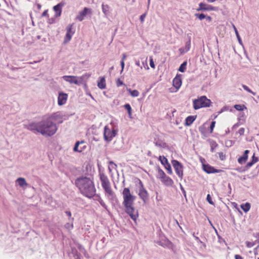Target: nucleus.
<instances>
[{
  "instance_id": "obj_1",
  "label": "nucleus",
  "mask_w": 259,
  "mask_h": 259,
  "mask_svg": "<svg viewBox=\"0 0 259 259\" xmlns=\"http://www.w3.org/2000/svg\"><path fill=\"white\" fill-rule=\"evenodd\" d=\"M26 127L28 130L34 133H39L45 136H51L57 131L56 125L49 119L38 122L31 123L26 125Z\"/></svg>"
},
{
  "instance_id": "obj_2",
  "label": "nucleus",
  "mask_w": 259,
  "mask_h": 259,
  "mask_svg": "<svg viewBox=\"0 0 259 259\" xmlns=\"http://www.w3.org/2000/svg\"><path fill=\"white\" fill-rule=\"evenodd\" d=\"M122 204L125 207V211L130 216L132 219L135 221L138 217V210L134 206L136 196L133 195L128 188H125L122 191Z\"/></svg>"
},
{
  "instance_id": "obj_3",
  "label": "nucleus",
  "mask_w": 259,
  "mask_h": 259,
  "mask_svg": "<svg viewBox=\"0 0 259 259\" xmlns=\"http://www.w3.org/2000/svg\"><path fill=\"white\" fill-rule=\"evenodd\" d=\"M75 185L85 196L91 198L95 195L96 189L90 178L86 177L78 178L75 181Z\"/></svg>"
},
{
  "instance_id": "obj_4",
  "label": "nucleus",
  "mask_w": 259,
  "mask_h": 259,
  "mask_svg": "<svg viewBox=\"0 0 259 259\" xmlns=\"http://www.w3.org/2000/svg\"><path fill=\"white\" fill-rule=\"evenodd\" d=\"M100 178L102 186L105 192L106 196L109 200L113 201L115 198V194L111 189L108 178L103 173L100 174Z\"/></svg>"
},
{
  "instance_id": "obj_5",
  "label": "nucleus",
  "mask_w": 259,
  "mask_h": 259,
  "mask_svg": "<svg viewBox=\"0 0 259 259\" xmlns=\"http://www.w3.org/2000/svg\"><path fill=\"white\" fill-rule=\"evenodd\" d=\"M118 132V130L112 125H106L104 128V139L107 142L112 141Z\"/></svg>"
},
{
  "instance_id": "obj_6",
  "label": "nucleus",
  "mask_w": 259,
  "mask_h": 259,
  "mask_svg": "<svg viewBox=\"0 0 259 259\" xmlns=\"http://www.w3.org/2000/svg\"><path fill=\"white\" fill-rule=\"evenodd\" d=\"M90 77V75L85 74L81 76L65 75L62 77L64 80L70 83H73L79 85L82 83L85 80L88 79Z\"/></svg>"
},
{
  "instance_id": "obj_7",
  "label": "nucleus",
  "mask_w": 259,
  "mask_h": 259,
  "mask_svg": "<svg viewBox=\"0 0 259 259\" xmlns=\"http://www.w3.org/2000/svg\"><path fill=\"white\" fill-rule=\"evenodd\" d=\"M193 104L194 109L197 110L201 108L209 107L211 101L206 96H202L197 99L193 100Z\"/></svg>"
},
{
  "instance_id": "obj_8",
  "label": "nucleus",
  "mask_w": 259,
  "mask_h": 259,
  "mask_svg": "<svg viewBox=\"0 0 259 259\" xmlns=\"http://www.w3.org/2000/svg\"><path fill=\"white\" fill-rule=\"evenodd\" d=\"M172 165L175 168L176 174L178 176L182 179L183 176V166L177 160L172 161Z\"/></svg>"
},
{
  "instance_id": "obj_9",
  "label": "nucleus",
  "mask_w": 259,
  "mask_h": 259,
  "mask_svg": "<svg viewBox=\"0 0 259 259\" xmlns=\"http://www.w3.org/2000/svg\"><path fill=\"white\" fill-rule=\"evenodd\" d=\"M87 144L84 141H77L75 143L73 151L77 152H81L87 148Z\"/></svg>"
},
{
  "instance_id": "obj_10",
  "label": "nucleus",
  "mask_w": 259,
  "mask_h": 259,
  "mask_svg": "<svg viewBox=\"0 0 259 259\" xmlns=\"http://www.w3.org/2000/svg\"><path fill=\"white\" fill-rule=\"evenodd\" d=\"M67 33L66 34L64 44L68 43L71 39L72 35L74 33V31L72 30V24H69L66 28Z\"/></svg>"
},
{
  "instance_id": "obj_11",
  "label": "nucleus",
  "mask_w": 259,
  "mask_h": 259,
  "mask_svg": "<svg viewBox=\"0 0 259 259\" xmlns=\"http://www.w3.org/2000/svg\"><path fill=\"white\" fill-rule=\"evenodd\" d=\"M68 95L62 92L59 93L58 97V104L59 106L64 105L67 100Z\"/></svg>"
},
{
  "instance_id": "obj_12",
  "label": "nucleus",
  "mask_w": 259,
  "mask_h": 259,
  "mask_svg": "<svg viewBox=\"0 0 259 259\" xmlns=\"http://www.w3.org/2000/svg\"><path fill=\"white\" fill-rule=\"evenodd\" d=\"M91 9L85 7L83 9L82 11L79 13L76 17V19L79 21H81L83 20L84 16L88 14H91Z\"/></svg>"
},
{
  "instance_id": "obj_13",
  "label": "nucleus",
  "mask_w": 259,
  "mask_h": 259,
  "mask_svg": "<svg viewBox=\"0 0 259 259\" xmlns=\"http://www.w3.org/2000/svg\"><path fill=\"white\" fill-rule=\"evenodd\" d=\"M62 117V114L60 112H57L52 114L48 119L50 120L51 119L53 120L61 123L63 122Z\"/></svg>"
},
{
  "instance_id": "obj_14",
  "label": "nucleus",
  "mask_w": 259,
  "mask_h": 259,
  "mask_svg": "<svg viewBox=\"0 0 259 259\" xmlns=\"http://www.w3.org/2000/svg\"><path fill=\"white\" fill-rule=\"evenodd\" d=\"M139 195L140 197L145 202L148 198V193L142 185L139 190Z\"/></svg>"
},
{
  "instance_id": "obj_15",
  "label": "nucleus",
  "mask_w": 259,
  "mask_h": 259,
  "mask_svg": "<svg viewBox=\"0 0 259 259\" xmlns=\"http://www.w3.org/2000/svg\"><path fill=\"white\" fill-rule=\"evenodd\" d=\"M214 8L211 6H208L206 4L200 3L199 4V8L196 9L197 11H211L213 10Z\"/></svg>"
},
{
  "instance_id": "obj_16",
  "label": "nucleus",
  "mask_w": 259,
  "mask_h": 259,
  "mask_svg": "<svg viewBox=\"0 0 259 259\" xmlns=\"http://www.w3.org/2000/svg\"><path fill=\"white\" fill-rule=\"evenodd\" d=\"M249 152V151L248 150H246L244 151L243 155L238 159V162L239 163L242 164L246 161L248 158V154Z\"/></svg>"
},
{
  "instance_id": "obj_17",
  "label": "nucleus",
  "mask_w": 259,
  "mask_h": 259,
  "mask_svg": "<svg viewBox=\"0 0 259 259\" xmlns=\"http://www.w3.org/2000/svg\"><path fill=\"white\" fill-rule=\"evenodd\" d=\"M160 180L165 185L167 186H171L174 184L173 180L170 178L166 176H165Z\"/></svg>"
},
{
  "instance_id": "obj_18",
  "label": "nucleus",
  "mask_w": 259,
  "mask_h": 259,
  "mask_svg": "<svg viewBox=\"0 0 259 259\" xmlns=\"http://www.w3.org/2000/svg\"><path fill=\"white\" fill-rule=\"evenodd\" d=\"M191 47V41L189 39L188 41H187L186 42L185 46L184 48H180L179 49V51L181 53V54H183L184 53H186V52H188Z\"/></svg>"
},
{
  "instance_id": "obj_19",
  "label": "nucleus",
  "mask_w": 259,
  "mask_h": 259,
  "mask_svg": "<svg viewBox=\"0 0 259 259\" xmlns=\"http://www.w3.org/2000/svg\"><path fill=\"white\" fill-rule=\"evenodd\" d=\"M182 84V81L180 76H177L173 80V85L174 87L179 89Z\"/></svg>"
},
{
  "instance_id": "obj_20",
  "label": "nucleus",
  "mask_w": 259,
  "mask_h": 259,
  "mask_svg": "<svg viewBox=\"0 0 259 259\" xmlns=\"http://www.w3.org/2000/svg\"><path fill=\"white\" fill-rule=\"evenodd\" d=\"M62 5L60 3L54 6L53 9L56 13V14H55L56 17H58L61 15V12H62Z\"/></svg>"
},
{
  "instance_id": "obj_21",
  "label": "nucleus",
  "mask_w": 259,
  "mask_h": 259,
  "mask_svg": "<svg viewBox=\"0 0 259 259\" xmlns=\"http://www.w3.org/2000/svg\"><path fill=\"white\" fill-rule=\"evenodd\" d=\"M203 167L204 170L208 174L218 172L219 171L209 165H203Z\"/></svg>"
},
{
  "instance_id": "obj_22",
  "label": "nucleus",
  "mask_w": 259,
  "mask_h": 259,
  "mask_svg": "<svg viewBox=\"0 0 259 259\" xmlns=\"http://www.w3.org/2000/svg\"><path fill=\"white\" fill-rule=\"evenodd\" d=\"M16 182L21 187H26L28 185L25 179L23 178H18L16 180Z\"/></svg>"
},
{
  "instance_id": "obj_23",
  "label": "nucleus",
  "mask_w": 259,
  "mask_h": 259,
  "mask_svg": "<svg viewBox=\"0 0 259 259\" xmlns=\"http://www.w3.org/2000/svg\"><path fill=\"white\" fill-rule=\"evenodd\" d=\"M106 86V81L104 77H101L100 80L98 81V87L100 89H105Z\"/></svg>"
},
{
  "instance_id": "obj_24",
  "label": "nucleus",
  "mask_w": 259,
  "mask_h": 259,
  "mask_svg": "<svg viewBox=\"0 0 259 259\" xmlns=\"http://www.w3.org/2000/svg\"><path fill=\"white\" fill-rule=\"evenodd\" d=\"M102 10L105 16H107L109 14L110 7L108 5L103 4L102 5Z\"/></svg>"
},
{
  "instance_id": "obj_25",
  "label": "nucleus",
  "mask_w": 259,
  "mask_h": 259,
  "mask_svg": "<svg viewBox=\"0 0 259 259\" xmlns=\"http://www.w3.org/2000/svg\"><path fill=\"white\" fill-rule=\"evenodd\" d=\"M195 117L194 116H189L186 118V124L187 125H191L195 120Z\"/></svg>"
},
{
  "instance_id": "obj_26",
  "label": "nucleus",
  "mask_w": 259,
  "mask_h": 259,
  "mask_svg": "<svg viewBox=\"0 0 259 259\" xmlns=\"http://www.w3.org/2000/svg\"><path fill=\"white\" fill-rule=\"evenodd\" d=\"M127 91L133 97H137L139 95V91L136 90H132L131 89H127Z\"/></svg>"
},
{
  "instance_id": "obj_27",
  "label": "nucleus",
  "mask_w": 259,
  "mask_h": 259,
  "mask_svg": "<svg viewBox=\"0 0 259 259\" xmlns=\"http://www.w3.org/2000/svg\"><path fill=\"white\" fill-rule=\"evenodd\" d=\"M241 208L245 212L248 211L250 208V204L249 203L246 202L245 204H243L241 205Z\"/></svg>"
},
{
  "instance_id": "obj_28",
  "label": "nucleus",
  "mask_w": 259,
  "mask_h": 259,
  "mask_svg": "<svg viewBox=\"0 0 259 259\" xmlns=\"http://www.w3.org/2000/svg\"><path fill=\"white\" fill-rule=\"evenodd\" d=\"M157 171H158V174L157 176V178L158 179H159L160 180H161L163 177H164L166 176L164 172L160 168H158Z\"/></svg>"
},
{
  "instance_id": "obj_29",
  "label": "nucleus",
  "mask_w": 259,
  "mask_h": 259,
  "mask_svg": "<svg viewBox=\"0 0 259 259\" xmlns=\"http://www.w3.org/2000/svg\"><path fill=\"white\" fill-rule=\"evenodd\" d=\"M155 145L157 147H159V148H165L166 147V143L163 142L161 141H158L155 142Z\"/></svg>"
},
{
  "instance_id": "obj_30",
  "label": "nucleus",
  "mask_w": 259,
  "mask_h": 259,
  "mask_svg": "<svg viewBox=\"0 0 259 259\" xmlns=\"http://www.w3.org/2000/svg\"><path fill=\"white\" fill-rule=\"evenodd\" d=\"M158 159L163 165H165L168 163L167 159L163 156H159Z\"/></svg>"
},
{
  "instance_id": "obj_31",
  "label": "nucleus",
  "mask_w": 259,
  "mask_h": 259,
  "mask_svg": "<svg viewBox=\"0 0 259 259\" xmlns=\"http://www.w3.org/2000/svg\"><path fill=\"white\" fill-rule=\"evenodd\" d=\"M116 167V165L112 161H110L109 163V166H108V170L109 171V173L112 172V170L113 169H115Z\"/></svg>"
},
{
  "instance_id": "obj_32",
  "label": "nucleus",
  "mask_w": 259,
  "mask_h": 259,
  "mask_svg": "<svg viewBox=\"0 0 259 259\" xmlns=\"http://www.w3.org/2000/svg\"><path fill=\"white\" fill-rule=\"evenodd\" d=\"M233 29H234V30L235 31V34L236 35V37L237 38V39H238L239 44L242 45V40L241 39V38H240V35L239 34V33L238 32V30H237L236 27H235V26L234 24H233Z\"/></svg>"
},
{
  "instance_id": "obj_33",
  "label": "nucleus",
  "mask_w": 259,
  "mask_h": 259,
  "mask_svg": "<svg viewBox=\"0 0 259 259\" xmlns=\"http://www.w3.org/2000/svg\"><path fill=\"white\" fill-rule=\"evenodd\" d=\"M187 62H184L180 66L178 70L181 72H184L186 69Z\"/></svg>"
},
{
  "instance_id": "obj_34",
  "label": "nucleus",
  "mask_w": 259,
  "mask_h": 259,
  "mask_svg": "<svg viewBox=\"0 0 259 259\" xmlns=\"http://www.w3.org/2000/svg\"><path fill=\"white\" fill-rule=\"evenodd\" d=\"M210 145L211 147V151L212 152H213L214 149L218 146L217 143L214 141H211L210 142Z\"/></svg>"
},
{
  "instance_id": "obj_35",
  "label": "nucleus",
  "mask_w": 259,
  "mask_h": 259,
  "mask_svg": "<svg viewBox=\"0 0 259 259\" xmlns=\"http://www.w3.org/2000/svg\"><path fill=\"white\" fill-rule=\"evenodd\" d=\"M124 107L125 109L127 110L130 117H131L132 110L130 105L129 104H126L124 105Z\"/></svg>"
},
{
  "instance_id": "obj_36",
  "label": "nucleus",
  "mask_w": 259,
  "mask_h": 259,
  "mask_svg": "<svg viewBox=\"0 0 259 259\" xmlns=\"http://www.w3.org/2000/svg\"><path fill=\"white\" fill-rule=\"evenodd\" d=\"M234 108L238 111H242L244 109H246V108L244 105L236 104L234 106Z\"/></svg>"
},
{
  "instance_id": "obj_37",
  "label": "nucleus",
  "mask_w": 259,
  "mask_h": 259,
  "mask_svg": "<svg viewBox=\"0 0 259 259\" xmlns=\"http://www.w3.org/2000/svg\"><path fill=\"white\" fill-rule=\"evenodd\" d=\"M164 166L165 167V168L167 170V172L170 175L172 174V171L169 163H168L167 164H165Z\"/></svg>"
},
{
  "instance_id": "obj_38",
  "label": "nucleus",
  "mask_w": 259,
  "mask_h": 259,
  "mask_svg": "<svg viewBox=\"0 0 259 259\" xmlns=\"http://www.w3.org/2000/svg\"><path fill=\"white\" fill-rule=\"evenodd\" d=\"M242 87L243 88V89L247 91V92L251 93L253 95H255V93L252 92L247 85L243 84Z\"/></svg>"
},
{
  "instance_id": "obj_39",
  "label": "nucleus",
  "mask_w": 259,
  "mask_h": 259,
  "mask_svg": "<svg viewBox=\"0 0 259 259\" xmlns=\"http://www.w3.org/2000/svg\"><path fill=\"white\" fill-rule=\"evenodd\" d=\"M195 16L200 20L205 19L206 17V16L203 14H195Z\"/></svg>"
},
{
  "instance_id": "obj_40",
  "label": "nucleus",
  "mask_w": 259,
  "mask_h": 259,
  "mask_svg": "<svg viewBox=\"0 0 259 259\" xmlns=\"http://www.w3.org/2000/svg\"><path fill=\"white\" fill-rule=\"evenodd\" d=\"M206 200H207V201L208 202V203L209 204H212V205L214 204V203L212 201L211 197L210 194H208L207 195Z\"/></svg>"
},
{
  "instance_id": "obj_41",
  "label": "nucleus",
  "mask_w": 259,
  "mask_h": 259,
  "mask_svg": "<svg viewBox=\"0 0 259 259\" xmlns=\"http://www.w3.org/2000/svg\"><path fill=\"white\" fill-rule=\"evenodd\" d=\"M246 244L247 247L250 248L255 245L254 243L250 242L249 241L246 242Z\"/></svg>"
},
{
  "instance_id": "obj_42",
  "label": "nucleus",
  "mask_w": 259,
  "mask_h": 259,
  "mask_svg": "<svg viewBox=\"0 0 259 259\" xmlns=\"http://www.w3.org/2000/svg\"><path fill=\"white\" fill-rule=\"evenodd\" d=\"M98 201L103 207H104V208L106 207L105 203H104V202L103 201L101 198H99Z\"/></svg>"
},
{
  "instance_id": "obj_43",
  "label": "nucleus",
  "mask_w": 259,
  "mask_h": 259,
  "mask_svg": "<svg viewBox=\"0 0 259 259\" xmlns=\"http://www.w3.org/2000/svg\"><path fill=\"white\" fill-rule=\"evenodd\" d=\"M215 121L211 122L210 126V133L212 132L213 128L214 127V126H215Z\"/></svg>"
},
{
  "instance_id": "obj_44",
  "label": "nucleus",
  "mask_w": 259,
  "mask_h": 259,
  "mask_svg": "<svg viewBox=\"0 0 259 259\" xmlns=\"http://www.w3.org/2000/svg\"><path fill=\"white\" fill-rule=\"evenodd\" d=\"M244 132H245V129L243 127L242 128H240L238 132V133L240 135V136H242L243 135H244Z\"/></svg>"
},
{
  "instance_id": "obj_45",
  "label": "nucleus",
  "mask_w": 259,
  "mask_h": 259,
  "mask_svg": "<svg viewBox=\"0 0 259 259\" xmlns=\"http://www.w3.org/2000/svg\"><path fill=\"white\" fill-rule=\"evenodd\" d=\"M146 16V13H144V14H142V15H141L140 19V20L142 23H143L144 21Z\"/></svg>"
},
{
  "instance_id": "obj_46",
  "label": "nucleus",
  "mask_w": 259,
  "mask_h": 259,
  "mask_svg": "<svg viewBox=\"0 0 259 259\" xmlns=\"http://www.w3.org/2000/svg\"><path fill=\"white\" fill-rule=\"evenodd\" d=\"M251 161H252L253 163H255L256 162H257L258 161V158L255 157L254 154L252 157V160H251Z\"/></svg>"
},
{
  "instance_id": "obj_47",
  "label": "nucleus",
  "mask_w": 259,
  "mask_h": 259,
  "mask_svg": "<svg viewBox=\"0 0 259 259\" xmlns=\"http://www.w3.org/2000/svg\"><path fill=\"white\" fill-rule=\"evenodd\" d=\"M123 84V82L120 80V79H118L116 81V84L117 87H119Z\"/></svg>"
},
{
  "instance_id": "obj_48",
  "label": "nucleus",
  "mask_w": 259,
  "mask_h": 259,
  "mask_svg": "<svg viewBox=\"0 0 259 259\" xmlns=\"http://www.w3.org/2000/svg\"><path fill=\"white\" fill-rule=\"evenodd\" d=\"M65 227L68 229H72L73 228V224L67 223L65 225Z\"/></svg>"
},
{
  "instance_id": "obj_49",
  "label": "nucleus",
  "mask_w": 259,
  "mask_h": 259,
  "mask_svg": "<svg viewBox=\"0 0 259 259\" xmlns=\"http://www.w3.org/2000/svg\"><path fill=\"white\" fill-rule=\"evenodd\" d=\"M150 65L151 68H154L155 67L154 63L152 58H151L150 60Z\"/></svg>"
},
{
  "instance_id": "obj_50",
  "label": "nucleus",
  "mask_w": 259,
  "mask_h": 259,
  "mask_svg": "<svg viewBox=\"0 0 259 259\" xmlns=\"http://www.w3.org/2000/svg\"><path fill=\"white\" fill-rule=\"evenodd\" d=\"M42 17H49V15L48 14V10H45L42 14Z\"/></svg>"
},
{
  "instance_id": "obj_51",
  "label": "nucleus",
  "mask_w": 259,
  "mask_h": 259,
  "mask_svg": "<svg viewBox=\"0 0 259 259\" xmlns=\"http://www.w3.org/2000/svg\"><path fill=\"white\" fill-rule=\"evenodd\" d=\"M120 64H121V73L123 71L124 67V62L121 61Z\"/></svg>"
},
{
  "instance_id": "obj_52",
  "label": "nucleus",
  "mask_w": 259,
  "mask_h": 259,
  "mask_svg": "<svg viewBox=\"0 0 259 259\" xmlns=\"http://www.w3.org/2000/svg\"><path fill=\"white\" fill-rule=\"evenodd\" d=\"M122 59H121V61H123L124 62V60L126 59V57H127V55L124 53L122 54Z\"/></svg>"
},
{
  "instance_id": "obj_53",
  "label": "nucleus",
  "mask_w": 259,
  "mask_h": 259,
  "mask_svg": "<svg viewBox=\"0 0 259 259\" xmlns=\"http://www.w3.org/2000/svg\"><path fill=\"white\" fill-rule=\"evenodd\" d=\"M254 164V163H253V162H252V161H251V162H248V163L247 164L246 166H247V167H251V166L253 164Z\"/></svg>"
},
{
  "instance_id": "obj_54",
  "label": "nucleus",
  "mask_w": 259,
  "mask_h": 259,
  "mask_svg": "<svg viewBox=\"0 0 259 259\" xmlns=\"http://www.w3.org/2000/svg\"><path fill=\"white\" fill-rule=\"evenodd\" d=\"M235 259H243V258L241 256H240V255H238V254L235 255Z\"/></svg>"
},
{
  "instance_id": "obj_55",
  "label": "nucleus",
  "mask_w": 259,
  "mask_h": 259,
  "mask_svg": "<svg viewBox=\"0 0 259 259\" xmlns=\"http://www.w3.org/2000/svg\"><path fill=\"white\" fill-rule=\"evenodd\" d=\"M65 213H66V215H67V216H68L69 217H71V212H70V211H65Z\"/></svg>"
},
{
  "instance_id": "obj_56",
  "label": "nucleus",
  "mask_w": 259,
  "mask_h": 259,
  "mask_svg": "<svg viewBox=\"0 0 259 259\" xmlns=\"http://www.w3.org/2000/svg\"><path fill=\"white\" fill-rule=\"evenodd\" d=\"M136 65L139 67H140L141 68H142V67L140 66V63L139 61H137L136 62Z\"/></svg>"
},
{
  "instance_id": "obj_57",
  "label": "nucleus",
  "mask_w": 259,
  "mask_h": 259,
  "mask_svg": "<svg viewBox=\"0 0 259 259\" xmlns=\"http://www.w3.org/2000/svg\"><path fill=\"white\" fill-rule=\"evenodd\" d=\"M205 18L206 19V20L207 21H208L209 22L211 21V18L210 17V16H206Z\"/></svg>"
},
{
  "instance_id": "obj_58",
  "label": "nucleus",
  "mask_w": 259,
  "mask_h": 259,
  "mask_svg": "<svg viewBox=\"0 0 259 259\" xmlns=\"http://www.w3.org/2000/svg\"><path fill=\"white\" fill-rule=\"evenodd\" d=\"M208 2L213 3L215 1V0H207Z\"/></svg>"
},
{
  "instance_id": "obj_59",
  "label": "nucleus",
  "mask_w": 259,
  "mask_h": 259,
  "mask_svg": "<svg viewBox=\"0 0 259 259\" xmlns=\"http://www.w3.org/2000/svg\"><path fill=\"white\" fill-rule=\"evenodd\" d=\"M37 7H38V9H40V8H41V5H40V4H37Z\"/></svg>"
},
{
  "instance_id": "obj_60",
  "label": "nucleus",
  "mask_w": 259,
  "mask_h": 259,
  "mask_svg": "<svg viewBox=\"0 0 259 259\" xmlns=\"http://www.w3.org/2000/svg\"><path fill=\"white\" fill-rule=\"evenodd\" d=\"M236 170L239 172H242V170L240 168H237Z\"/></svg>"
},
{
  "instance_id": "obj_61",
  "label": "nucleus",
  "mask_w": 259,
  "mask_h": 259,
  "mask_svg": "<svg viewBox=\"0 0 259 259\" xmlns=\"http://www.w3.org/2000/svg\"><path fill=\"white\" fill-rule=\"evenodd\" d=\"M195 238H196V240H199V238H198V237H195Z\"/></svg>"
},
{
  "instance_id": "obj_62",
  "label": "nucleus",
  "mask_w": 259,
  "mask_h": 259,
  "mask_svg": "<svg viewBox=\"0 0 259 259\" xmlns=\"http://www.w3.org/2000/svg\"><path fill=\"white\" fill-rule=\"evenodd\" d=\"M219 154H220V156H221V155H222V154H223V153H222V152H221V153H219Z\"/></svg>"
},
{
  "instance_id": "obj_63",
  "label": "nucleus",
  "mask_w": 259,
  "mask_h": 259,
  "mask_svg": "<svg viewBox=\"0 0 259 259\" xmlns=\"http://www.w3.org/2000/svg\"><path fill=\"white\" fill-rule=\"evenodd\" d=\"M181 189L182 190H183V188H182V186L181 185Z\"/></svg>"
},
{
  "instance_id": "obj_64",
  "label": "nucleus",
  "mask_w": 259,
  "mask_h": 259,
  "mask_svg": "<svg viewBox=\"0 0 259 259\" xmlns=\"http://www.w3.org/2000/svg\"><path fill=\"white\" fill-rule=\"evenodd\" d=\"M150 0H148V4L150 3Z\"/></svg>"
}]
</instances>
